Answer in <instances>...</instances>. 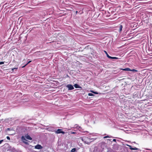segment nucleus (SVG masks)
Instances as JSON below:
<instances>
[{
    "instance_id": "9d476101",
    "label": "nucleus",
    "mask_w": 152,
    "mask_h": 152,
    "mask_svg": "<svg viewBox=\"0 0 152 152\" xmlns=\"http://www.w3.org/2000/svg\"><path fill=\"white\" fill-rule=\"evenodd\" d=\"M123 70L125 71H130L131 69L129 68H125Z\"/></svg>"
},
{
    "instance_id": "412c9836",
    "label": "nucleus",
    "mask_w": 152,
    "mask_h": 152,
    "mask_svg": "<svg viewBox=\"0 0 152 152\" xmlns=\"http://www.w3.org/2000/svg\"><path fill=\"white\" fill-rule=\"evenodd\" d=\"M4 62H3V61L0 62V65L3 64H4Z\"/></svg>"
},
{
    "instance_id": "1a4fd4ad",
    "label": "nucleus",
    "mask_w": 152,
    "mask_h": 152,
    "mask_svg": "<svg viewBox=\"0 0 152 152\" xmlns=\"http://www.w3.org/2000/svg\"><path fill=\"white\" fill-rule=\"evenodd\" d=\"M104 52L106 54V55H107V57L108 58H110V56H109V55L107 53V52L105 51V50H104Z\"/></svg>"
},
{
    "instance_id": "5701e85b",
    "label": "nucleus",
    "mask_w": 152,
    "mask_h": 152,
    "mask_svg": "<svg viewBox=\"0 0 152 152\" xmlns=\"http://www.w3.org/2000/svg\"><path fill=\"white\" fill-rule=\"evenodd\" d=\"M7 139L8 140H10V137H9V136L7 137Z\"/></svg>"
},
{
    "instance_id": "0eeeda50",
    "label": "nucleus",
    "mask_w": 152,
    "mask_h": 152,
    "mask_svg": "<svg viewBox=\"0 0 152 152\" xmlns=\"http://www.w3.org/2000/svg\"><path fill=\"white\" fill-rule=\"evenodd\" d=\"M74 86L75 87V88H81V87L78 84H75L74 85Z\"/></svg>"
},
{
    "instance_id": "c85d7f7f",
    "label": "nucleus",
    "mask_w": 152,
    "mask_h": 152,
    "mask_svg": "<svg viewBox=\"0 0 152 152\" xmlns=\"http://www.w3.org/2000/svg\"><path fill=\"white\" fill-rule=\"evenodd\" d=\"M107 140L109 141H111V140H112V139H108Z\"/></svg>"
},
{
    "instance_id": "2f4dec72",
    "label": "nucleus",
    "mask_w": 152,
    "mask_h": 152,
    "mask_svg": "<svg viewBox=\"0 0 152 152\" xmlns=\"http://www.w3.org/2000/svg\"><path fill=\"white\" fill-rule=\"evenodd\" d=\"M73 133V134H74V133H74V132H73V133Z\"/></svg>"
},
{
    "instance_id": "f03ea898",
    "label": "nucleus",
    "mask_w": 152,
    "mask_h": 152,
    "mask_svg": "<svg viewBox=\"0 0 152 152\" xmlns=\"http://www.w3.org/2000/svg\"><path fill=\"white\" fill-rule=\"evenodd\" d=\"M62 129H58L57 130L55 131V132L56 134L62 133L63 134H65V132L62 131Z\"/></svg>"
},
{
    "instance_id": "9b49d317",
    "label": "nucleus",
    "mask_w": 152,
    "mask_h": 152,
    "mask_svg": "<svg viewBox=\"0 0 152 152\" xmlns=\"http://www.w3.org/2000/svg\"><path fill=\"white\" fill-rule=\"evenodd\" d=\"M17 69H18L17 68H13L12 69V71L13 72H14L16 70H17Z\"/></svg>"
},
{
    "instance_id": "b1692460",
    "label": "nucleus",
    "mask_w": 152,
    "mask_h": 152,
    "mask_svg": "<svg viewBox=\"0 0 152 152\" xmlns=\"http://www.w3.org/2000/svg\"><path fill=\"white\" fill-rule=\"evenodd\" d=\"M23 142H24V143H25V144H26L27 145V144H28V142H24V141H23Z\"/></svg>"
},
{
    "instance_id": "2eb2a0df",
    "label": "nucleus",
    "mask_w": 152,
    "mask_h": 152,
    "mask_svg": "<svg viewBox=\"0 0 152 152\" xmlns=\"http://www.w3.org/2000/svg\"><path fill=\"white\" fill-rule=\"evenodd\" d=\"M127 145L129 147V148L131 150H133L132 149L133 148H132L131 146L128 145Z\"/></svg>"
},
{
    "instance_id": "cd10ccee",
    "label": "nucleus",
    "mask_w": 152,
    "mask_h": 152,
    "mask_svg": "<svg viewBox=\"0 0 152 152\" xmlns=\"http://www.w3.org/2000/svg\"><path fill=\"white\" fill-rule=\"evenodd\" d=\"M7 130H8V131H10V128H8L7 129Z\"/></svg>"
},
{
    "instance_id": "393cba45",
    "label": "nucleus",
    "mask_w": 152,
    "mask_h": 152,
    "mask_svg": "<svg viewBox=\"0 0 152 152\" xmlns=\"http://www.w3.org/2000/svg\"><path fill=\"white\" fill-rule=\"evenodd\" d=\"M113 141L115 142H116V140L115 139H113Z\"/></svg>"
},
{
    "instance_id": "6ab92c4d",
    "label": "nucleus",
    "mask_w": 152,
    "mask_h": 152,
    "mask_svg": "<svg viewBox=\"0 0 152 152\" xmlns=\"http://www.w3.org/2000/svg\"><path fill=\"white\" fill-rule=\"evenodd\" d=\"M111 137L108 136H104V138H108V137Z\"/></svg>"
},
{
    "instance_id": "6e6552de",
    "label": "nucleus",
    "mask_w": 152,
    "mask_h": 152,
    "mask_svg": "<svg viewBox=\"0 0 152 152\" xmlns=\"http://www.w3.org/2000/svg\"><path fill=\"white\" fill-rule=\"evenodd\" d=\"M118 27L119 28V31L120 32H121V31L122 30V29L123 28V26L122 25H120V26H118Z\"/></svg>"
},
{
    "instance_id": "f3484780",
    "label": "nucleus",
    "mask_w": 152,
    "mask_h": 152,
    "mask_svg": "<svg viewBox=\"0 0 152 152\" xmlns=\"http://www.w3.org/2000/svg\"><path fill=\"white\" fill-rule=\"evenodd\" d=\"M88 95L89 96H93V94H92V93H88Z\"/></svg>"
},
{
    "instance_id": "ddd939ff",
    "label": "nucleus",
    "mask_w": 152,
    "mask_h": 152,
    "mask_svg": "<svg viewBox=\"0 0 152 152\" xmlns=\"http://www.w3.org/2000/svg\"><path fill=\"white\" fill-rule=\"evenodd\" d=\"M131 71H132V72H137V70H136V69H131Z\"/></svg>"
},
{
    "instance_id": "bb28decb",
    "label": "nucleus",
    "mask_w": 152,
    "mask_h": 152,
    "mask_svg": "<svg viewBox=\"0 0 152 152\" xmlns=\"http://www.w3.org/2000/svg\"><path fill=\"white\" fill-rule=\"evenodd\" d=\"M3 141V140H0V144H1L2 142Z\"/></svg>"
},
{
    "instance_id": "f8f14e48",
    "label": "nucleus",
    "mask_w": 152,
    "mask_h": 152,
    "mask_svg": "<svg viewBox=\"0 0 152 152\" xmlns=\"http://www.w3.org/2000/svg\"><path fill=\"white\" fill-rule=\"evenodd\" d=\"M75 151H76V148H73L72 149V150H71V152H75Z\"/></svg>"
},
{
    "instance_id": "a211bd4d",
    "label": "nucleus",
    "mask_w": 152,
    "mask_h": 152,
    "mask_svg": "<svg viewBox=\"0 0 152 152\" xmlns=\"http://www.w3.org/2000/svg\"><path fill=\"white\" fill-rule=\"evenodd\" d=\"M22 140H26L25 138L23 136H22Z\"/></svg>"
},
{
    "instance_id": "4be33fe9",
    "label": "nucleus",
    "mask_w": 152,
    "mask_h": 152,
    "mask_svg": "<svg viewBox=\"0 0 152 152\" xmlns=\"http://www.w3.org/2000/svg\"><path fill=\"white\" fill-rule=\"evenodd\" d=\"M91 92H92L94 94H98V93L97 92H96L92 91Z\"/></svg>"
},
{
    "instance_id": "423d86ee",
    "label": "nucleus",
    "mask_w": 152,
    "mask_h": 152,
    "mask_svg": "<svg viewBox=\"0 0 152 152\" xmlns=\"http://www.w3.org/2000/svg\"><path fill=\"white\" fill-rule=\"evenodd\" d=\"M25 137L28 140H31L32 139V138L29 135H27L25 136Z\"/></svg>"
},
{
    "instance_id": "7c9ffc66",
    "label": "nucleus",
    "mask_w": 152,
    "mask_h": 152,
    "mask_svg": "<svg viewBox=\"0 0 152 152\" xmlns=\"http://www.w3.org/2000/svg\"><path fill=\"white\" fill-rule=\"evenodd\" d=\"M78 12L77 11H76V14H77Z\"/></svg>"
},
{
    "instance_id": "4468645a",
    "label": "nucleus",
    "mask_w": 152,
    "mask_h": 152,
    "mask_svg": "<svg viewBox=\"0 0 152 152\" xmlns=\"http://www.w3.org/2000/svg\"><path fill=\"white\" fill-rule=\"evenodd\" d=\"M110 58H109L111 59H118V58L117 57H112L110 56Z\"/></svg>"
},
{
    "instance_id": "aec40b11",
    "label": "nucleus",
    "mask_w": 152,
    "mask_h": 152,
    "mask_svg": "<svg viewBox=\"0 0 152 152\" xmlns=\"http://www.w3.org/2000/svg\"><path fill=\"white\" fill-rule=\"evenodd\" d=\"M138 149L136 147L133 148L132 149L133 150H137Z\"/></svg>"
},
{
    "instance_id": "473e14b6",
    "label": "nucleus",
    "mask_w": 152,
    "mask_h": 152,
    "mask_svg": "<svg viewBox=\"0 0 152 152\" xmlns=\"http://www.w3.org/2000/svg\"><path fill=\"white\" fill-rule=\"evenodd\" d=\"M134 142V143H135V142Z\"/></svg>"
},
{
    "instance_id": "c756f323",
    "label": "nucleus",
    "mask_w": 152,
    "mask_h": 152,
    "mask_svg": "<svg viewBox=\"0 0 152 152\" xmlns=\"http://www.w3.org/2000/svg\"><path fill=\"white\" fill-rule=\"evenodd\" d=\"M86 132L87 133H88V131H85V132Z\"/></svg>"
},
{
    "instance_id": "20e7f679",
    "label": "nucleus",
    "mask_w": 152,
    "mask_h": 152,
    "mask_svg": "<svg viewBox=\"0 0 152 152\" xmlns=\"http://www.w3.org/2000/svg\"><path fill=\"white\" fill-rule=\"evenodd\" d=\"M74 128L79 130L80 131L83 132L82 131L83 130V129H82V128L80 126H78L77 124H76L75 125Z\"/></svg>"
},
{
    "instance_id": "7ed1b4c3",
    "label": "nucleus",
    "mask_w": 152,
    "mask_h": 152,
    "mask_svg": "<svg viewBox=\"0 0 152 152\" xmlns=\"http://www.w3.org/2000/svg\"><path fill=\"white\" fill-rule=\"evenodd\" d=\"M66 87L68 88V90H72L74 89L73 86L71 84L67 85Z\"/></svg>"
},
{
    "instance_id": "dca6fc26",
    "label": "nucleus",
    "mask_w": 152,
    "mask_h": 152,
    "mask_svg": "<svg viewBox=\"0 0 152 152\" xmlns=\"http://www.w3.org/2000/svg\"><path fill=\"white\" fill-rule=\"evenodd\" d=\"M31 61H28L27 63L24 66H23L22 67H24L26 65H27L29 63H30Z\"/></svg>"
},
{
    "instance_id": "39448f33",
    "label": "nucleus",
    "mask_w": 152,
    "mask_h": 152,
    "mask_svg": "<svg viewBox=\"0 0 152 152\" xmlns=\"http://www.w3.org/2000/svg\"><path fill=\"white\" fill-rule=\"evenodd\" d=\"M35 148L38 149H41L42 148V147L40 145L38 144L35 146Z\"/></svg>"
},
{
    "instance_id": "a878e982",
    "label": "nucleus",
    "mask_w": 152,
    "mask_h": 152,
    "mask_svg": "<svg viewBox=\"0 0 152 152\" xmlns=\"http://www.w3.org/2000/svg\"><path fill=\"white\" fill-rule=\"evenodd\" d=\"M38 93V92L35 93L34 94V95L36 96V95H37Z\"/></svg>"
},
{
    "instance_id": "f257e3e1",
    "label": "nucleus",
    "mask_w": 152,
    "mask_h": 152,
    "mask_svg": "<svg viewBox=\"0 0 152 152\" xmlns=\"http://www.w3.org/2000/svg\"><path fill=\"white\" fill-rule=\"evenodd\" d=\"M85 143L89 144L92 141L94 140V138H90V137H84L81 139Z\"/></svg>"
}]
</instances>
